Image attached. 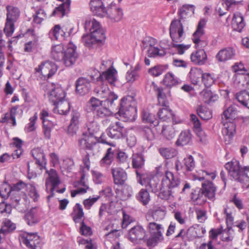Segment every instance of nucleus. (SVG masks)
Returning a JSON list of instances; mask_svg holds the SVG:
<instances>
[{
  "mask_svg": "<svg viewBox=\"0 0 249 249\" xmlns=\"http://www.w3.org/2000/svg\"><path fill=\"white\" fill-rule=\"evenodd\" d=\"M76 46L71 42H70L65 50L61 44L52 46L51 57L56 61H63L66 66L69 67L73 65L77 57Z\"/></svg>",
  "mask_w": 249,
  "mask_h": 249,
  "instance_id": "obj_1",
  "label": "nucleus"
},
{
  "mask_svg": "<svg viewBox=\"0 0 249 249\" xmlns=\"http://www.w3.org/2000/svg\"><path fill=\"white\" fill-rule=\"evenodd\" d=\"M85 29L86 31L90 33V34L84 35L82 37V41L86 47H90L95 43L101 42L106 38L99 22L94 19H87L85 23Z\"/></svg>",
  "mask_w": 249,
  "mask_h": 249,
  "instance_id": "obj_2",
  "label": "nucleus"
},
{
  "mask_svg": "<svg viewBox=\"0 0 249 249\" xmlns=\"http://www.w3.org/2000/svg\"><path fill=\"white\" fill-rule=\"evenodd\" d=\"M180 184L178 177L170 171H166L161 179V189L163 198L168 199L174 193V190L178 189Z\"/></svg>",
  "mask_w": 249,
  "mask_h": 249,
  "instance_id": "obj_3",
  "label": "nucleus"
},
{
  "mask_svg": "<svg viewBox=\"0 0 249 249\" xmlns=\"http://www.w3.org/2000/svg\"><path fill=\"white\" fill-rule=\"evenodd\" d=\"M136 101L131 96L124 97L121 99L119 110V115L125 119V121L135 119L137 115Z\"/></svg>",
  "mask_w": 249,
  "mask_h": 249,
  "instance_id": "obj_4",
  "label": "nucleus"
},
{
  "mask_svg": "<svg viewBox=\"0 0 249 249\" xmlns=\"http://www.w3.org/2000/svg\"><path fill=\"white\" fill-rule=\"evenodd\" d=\"M137 181L142 185L145 186L147 190L151 191L152 192L157 193L160 191V196L163 198V193H162L161 183L159 184V179L157 177L153 176H148L140 174L138 171H136Z\"/></svg>",
  "mask_w": 249,
  "mask_h": 249,
  "instance_id": "obj_5",
  "label": "nucleus"
},
{
  "mask_svg": "<svg viewBox=\"0 0 249 249\" xmlns=\"http://www.w3.org/2000/svg\"><path fill=\"white\" fill-rule=\"evenodd\" d=\"M19 240L21 243L30 249H40L42 240L36 232H23L19 234Z\"/></svg>",
  "mask_w": 249,
  "mask_h": 249,
  "instance_id": "obj_6",
  "label": "nucleus"
},
{
  "mask_svg": "<svg viewBox=\"0 0 249 249\" xmlns=\"http://www.w3.org/2000/svg\"><path fill=\"white\" fill-rule=\"evenodd\" d=\"M99 86L96 87L94 91L97 96L101 98L105 99L104 102L109 107L112 106L113 102L117 100L118 96L110 90L107 85L103 83H98Z\"/></svg>",
  "mask_w": 249,
  "mask_h": 249,
  "instance_id": "obj_7",
  "label": "nucleus"
},
{
  "mask_svg": "<svg viewBox=\"0 0 249 249\" xmlns=\"http://www.w3.org/2000/svg\"><path fill=\"white\" fill-rule=\"evenodd\" d=\"M88 131L90 136H84L83 138L79 140V146L84 149L92 150L96 142H94L93 135L99 130L96 123L93 122L88 125Z\"/></svg>",
  "mask_w": 249,
  "mask_h": 249,
  "instance_id": "obj_8",
  "label": "nucleus"
},
{
  "mask_svg": "<svg viewBox=\"0 0 249 249\" xmlns=\"http://www.w3.org/2000/svg\"><path fill=\"white\" fill-rule=\"evenodd\" d=\"M185 24L178 21L177 19H173L170 24L169 33L172 41L175 43H180L185 38L183 26Z\"/></svg>",
  "mask_w": 249,
  "mask_h": 249,
  "instance_id": "obj_9",
  "label": "nucleus"
},
{
  "mask_svg": "<svg viewBox=\"0 0 249 249\" xmlns=\"http://www.w3.org/2000/svg\"><path fill=\"white\" fill-rule=\"evenodd\" d=\"M205 24V19H201L198 23L196 31L193 35L192 40L196 50L203 49L208 44L207 40L202 38L204 34V28Z\"/></svg>",
  "mask_w": 249,
  "mask_h": 249,
  "instance_id": "obj_10",
  "label": "nucleus"
},
{
  "mask_svg": "<svg viewBox=\"0 0 249 249\" xmlns=\"http://www.w3.org/2000/svg\"><path fill=\"white\" fill-rule=\"evenodd\" d=\"M47 87L46 93L49 101L52 103H56L65 98L66 93L62 87L59 85L49 83Z\"/></svg>",
  "mask_w": 249,
  "mask_h": 249,
  "instance_id": "obj_11",
  "label": "nucleus"
},
{
  "mask_svg": "<svg viewBox=\"0 0 249 249\" xmlns=\"http://www.w3.org/2000/svg\"><path fill=\"white\" fill-rule=\"evenodd\" d=\"M123 9L115 2H112L107 6L105 17L107 18L112 22H119L123 18Z\"/></svg>",
  "mask_w": 249,
  "mask_h": 249,
  "instance_id": "obj_12",
  "label": "nucleus"
},
{
  "mask_svg": "<svg viewBox=\"0 0 249 249\" xmlns=\"http://www.w3.org/2000/svg\"><path fill=\"white\" fill-rule=\"evenodd\" d=\"M117 80V71L114 68H111V69H108L106 71H102L97 78V81L98 83L104 84L108 83L113 87L115 86Z\"/></svg>",
  "mask_w": 249,
  "mask_h": 249,
  "instance_id": "obj_13",
  "label": "nucleus"
},
{
  "mask_svg": "<svg viewBox=\"0 0 249 249\" xmlns=\"http://www.w3.org/2000/svg\"><path fill=\"white\" fill-rule=\"evenodd\" d=\"M46 173L48 174V178L46 179L45 185L46 190H49L51 192L52 194L47 196L48 200L53 196V192L55 188L59 184L60 180L56 171L53 169L50 170H47Z\"/></svg>",
  "mask_w": 249,
  "mask_h": 249,
  "instance_id": "obj_14",
  "label": "nucleus"
},
{
  "mask_svg": "<svg viewBox=\"0 0 249 249\" xmlns=\"http://www.w3.org/2000/svg\"><path fill=\"white\" fill-rule=\"evenodd\" d=\"M124 128L120 122L111 123L106 129L107 136L113 139L118 140L124 137Z\"/></svg>",
  "mask_w": 249,
  "mask_h": 249,
  "instance_id": "obj_15",
  "label": "nucleus"
},
{
  "mask_svg": "<svg viewBox=\"0 0 249 249\" xmlns=\"http://www.w3.org/2000/svg\"><path fill=\"white\" fill-rule=\"evenodd\" d=\"M225 167L228 170L229 175L239 181L243 172V168L241 167L239 161L232 160L231 161L226 163Z\"/></svg>",
  "mask_w": 249,
  "mask_h": 249,
  "instance_id": "obj_16",
  "label": "nucleus"
},
{
  "mask_svg": "<svg viewBox=\"0 0 249 249\" xmlns=\"http://www.w3.org/2000/svg\"><path fill=\"white\" fill-rule=\"evenodd\" d=\"M40 116L42 121L45 137L47 139H49L51 138V131L53 126V123L49 119L50 115L46 110L43 109L41 111Z\"/></svg>",
  "mask_w": 249,
  "mask_h": 249,
  "instance_id": "obj_17",
  "label": "nucleus"
},
{
  "mask_svg": "<svg viewBox=\"0 0 249 249\" xmlns=\"http://www.w3.org/2000/svg\"><path fill=\"white\" fill-rule=\"evenodd\" d=\"M236 51L232 47H228L220 50L215 55V59L218 62L225 63L233 59L235 55Z\"/></svg>",
  "mask_w": 249,
  "mask_h": 249,
  "instance_id": "obj_18",
  "label": "nucleus"
},
{
  "mask_svg": "<svg viewBox=\"0 0 249 249\" xmlns=\"http://www.w3.org/2000/svg\"><path fill=\"white\" fill-rule=\"evenodd\" d=\"M75 91L77 94L81 96L88 94L91 88L90 81L84 77L79 78L75 83Z\"/></svg>",
  "mask_w": 249,
  "mask_h": 249,
  "instance_id": "obj_19",
  "label": "nucleus"
},
{
  "mask_svg": "<svg viewBox=\"0 0 249 249\" xmlns=\"http://www.w3.org/2000/svg\"><path fill=\"white\" fill-rule=\"evenodd\" d=\"M145 236L144 230L140 226L133 227L128 232L129 239L134 244H138L139 241L143 239Z\"/></svg>",
  "mask_w": 249,
  "mask_h": 249,
  "instance_id": "obj_20",
  "label": "nucleus"
},
{
  "mask_svg": "<svg viewBox=\"0 0 249 249\" xmlns=\"http://www.w3.org/2000/svg\"><path fill=\"white\" fill-rule=\"evenodd\" d=\"M89 6L94 15L101 18L105 17L107 7H105L102 0H91Z\"/></svg>",
  "mask_w": 249,
  "mask_h": 249,
  "instance_id": "obj_21",
  "label": "nucleus"
},
{
  "mask_svg": "<svg viewBox=\"0 0 249 249\" xmlns=\"http://www.w3.org/2000/svg\"><path fill=\"white\" fill-rule=\"evenodd\" d=\"M222 131L226 144L230 143L236 133V125L233 122H226Z\"/></svg>",
  "mask_w": 249,
  "mask_h": 249,
  "instance_id": "obj_22",
  "label": "nucleus"
},
{
  "mask_svg": "<svg viewBox=\"0 0 249 249\" xmlns=\"http://www.w3.org/2000/svg\"><path fill=\"white\" fill-rule=\"evenodd\" d=\"M195 9L193 6L184 5L178 11V21L186 24L189 21V18L194 14Z\"/></svg>",
  "mask_w": 249,
  "mask_h": 249,
  "instance_id": "obj_23",
  "label": "nucleus"
},
{
  "mask_svg": "<svg viewBox=\"0 0 249 249\" xmlns=\"http://www.w3.org/2000/svg\"><path fill=\"white\" fill-rule=\"evenodd\" d=\"M74 186L76 189L71 191V196L72 197L78 194H83L87 192L89 187L85 181V175L84 173H82L80 180L74 182Z\"/></svg>",
  "mask_w": 249,
  "mask_h": 249,
  "instance_id": "obj_24",
  "label": "nucleus"
},
{
  "mask_svg": "<svg viewBox=\"0 0 249 249\" xmlns=\"http://www.w3.org/2000/svg\"><path fill=\"white\" fill-rule=\"evenodd\" d=\"M190 58L194 64L203 65L207 61V55L204 49H198L191 53Z\"/></svg>",
  "mask_w": 249,
  "mask_h": 249,
  "instance_id": "obj_25",
  "label": "nucleus"
},
{
  "mask_svg": "<svg viewBox=\"0 0 249 249\" xmlns=\"http://www.w3.org/2000/svg\"><path fill=\"white\" fill-rule=\"evenodd\" d=\"M31 154L40 170L45 168L47 160L43 151L40 148H35L31 151Z\"/></svg>",
  "mask_w": 249,
  "mask_h": 249,
  "instance_id": "obj_26",
  "label": "nucleus"
},
{
  "mask_svg": "<svg viewBox=\"0 0 249 249\" xmlns=\"http://www.w3.org/2000/svg\"><path fill=\"white\" fill-rule=\"evenodd\" d=\"M157 92L159 104L161 106H167L169 105L167 98L170 96V91L168 88L154 87Z\"/></svg>",
  "mask_w": 249,
  "mask_h": 249,
  "instance_id": "obj_27",
  "label": "nucleus"
},
{
  "mask_svg": "<svg viewBox=\"0 0 249 249\" xmlns=\"http://www.w3.org/2000/svg\"><path fill=\"white\" fill-rule=\"evenodd\" d=\"M151 126H148L147 125H140L136 126L135 129L148 142H150V146L152 145L151 142L155 138V133L151 128Z\"/></svg>",
  "mask_w": 249,
  "mask_h": 249,
  "instance_id": "obj_28",
  "label": "nucleus"
},
{
  "mask_svg": "<svg viewBox=\"0 0 249 249\" xmlns=\"http://www.w3.org/2000/svg\"><path fill=\"white\" fill-rule=\"evenodd\" d=\"M147 228L151 236L156 240H160L162 238L164 229L161 225L154 222H150Z\"/></svg>",
  "mask_w": 249,
  "mask_h": 249,
  "instance_id": "obj_29",
  "label": "nucleus"
},
{
  "mask_svg": "<svg viewBox=\"0 0 249 249\" xmlns=\"http://www.w3.org/2000/svg\"><path fill=\"white\" fill-rule=\"evenodd\" d=\"M201 189L209 199L214 200L216 188L211 181L207 180L202 182Z\"/></svg>",
  "mask_w": 249,
  "mask_h": 249,
  "instance_id": "obj_30",
  "label": "nucleus"
},
{
  "mask_svg": "<svg viewBox=\"0 0 249 249\" xmlns=\"http://www.w3.org/2000/svg\"><path fill=\"white\" fill-rule=\"evenodd\" d=\"M111 173L114 182L116 185H123L127 179V174L123 169L120 168H112Z\"/></svg>",
  "mask_w": 249,
  "mask_h": 249,
  "instance_id": "obj_31",
  "label": "nucleus"
},
{
  "mask_svg": "<svg viewBox=\"0 0 249 249\" xmlns=\"http://www.w3.org/2000/svg\"><path fill=\"white\" fill-rule=\"evenodd\" d=\"M54 107L53 108V112L54 113H58L60 115H66L70 109L69 102L64 98L56 103H53Z\"/></svg>",
  "mask_w": 249,
  "mask_h": 249,
  "instance_id": "obj_32",
  "label": "nucleus"
},
{
  "mask_svg": "<svg viewBox=\"0 0 249 249\" xmlns=\"http://www.w3.org/2000/svg\"><path fill=\"white\" fill-rule=\"evenodd\" d=\"M80 117V114L78 111L72 110L71 113L70 124L68 127V133L69 134L73 135L76 133L78 128Z\"/></svg>",
  "mask_w": 249,
  "mask_h": 249,
  "instance_id": "obj_33",
  "label": "nucleus"
},
{
  "mask_svg": "<svg viewBox=\"0 0 249 249\" xmlns=\"http://www.w3.org/2000/svg\"><path fill=\"white\" fill-rule=\"evenodd\" d=\"M231 27L233 30L241 32L246 25L243 16L240 13H234L231 20Z\"/></svg>",
  "mask_w": 249,
  "mask_h": 249,
  "instance_id": "obj_34",
  "label": "nucleus"
},
{
  "mask_svg": "<svg viewBox=\"0 0 249 249\" xmlns=\"http://www.w3.org/2000/svg\"><path fill=\"white\" fill-rule=\"evenodd\" d=\"M201 100L206 104H213L218 99V95L213 92L211 90L203 89L199 93Z\"/></svg>",
  "mask_w": 249,
  "mask_h": 249,
  "instance_id": "obj_35",
  "label": "nucleus"
},
{
  "mask_svg": "<svg viewBox=\"0 0 249 249\" xmlns=\"http://www.w3.org/2000/svg\"><path fill=\"white\" fill-rule=\"evenodd\" d=\"M48 36L52 40H61L65 38L66 33L59 25H56L50 31Z\"/></svg>",
  "mask_w": 249,
  "mask_h": 249,
  "instance_id": "obj_36",
  "label": "nucleus"
},
{
  "mask_svg": "<svg viewBox=\"0 0 249 249\" xmlns=\"http://www.w3.org/2000/svg\"><path fill=\"white\" fill-rule=\"evenodd\" d=\"M116 155V151L110 147L107 150L105 156L100 161L101 166L107 167L111 165Z\"/></svg>",
  "mask_w": 249,
  "mask_h": 249,
  "instance_id": "obj_37",
  "label": "nucleus"
},
{
  "mask_svg": "<svg viewBox=\"0 0 249 249\" xmlns=\"http://www.w3.org/2000/svg\"><path fill=\"white\" fill-rule=\"evenodd\" d=\"M192 138L191 131L189 130L182 131L179 134L176 142L177 146H184L189 143Z\"/></svg>",
  "mask_w": 249,
  "mask_h": 249,
  "instance_id": "obj_38",
  "label": "nucleus"
},
{
  "mask_svg": "<svg viewBox=\"0 0 249 249\" xmlns=\"http://www.w3.org/2000/svg\"><path fill=\"white\" fill-rule=\"evenodd\" d=\"M203 73V71L199 68H192L189 73V77L191 83L197 85L200 78L202 79Z\"/></svg>",
  "mask_w": 249,
  "mask_h": 249,
  "instance_id": "obj_39",
  "label": "nucleus"
},
{
  "mask_svg": "<svg viewBox=\"0 0 249 249\" xmlns=\"http://www.w3.org/2000/svg\"><path fill=\"white\" fill-rule=\"evenodd\" d=\"M7 20L16 22L20 15V11L17 7L8 5L6 7Z\"/></svg>",
  "mask_w": 249,
  "mask_h": 249,
  "instance_id": "obj_40",
  "label": "nucleus"
},
{
  "mask_svg": "<svg viewBox=\"0 0 249 249\" xmlns=\"http://www.w3.org/2000/svg\"><path fill=\"white\" fill-rule=\"evenodd\" d=\"M103 101L92 97L87 104V110L88 112H92L94 114L102 106Z\"/></svg>",
  "mask_w": 249,
  "mask_h": 249,
  "instance_id": "obj_41",
  "label": "nucleus"
},
{
  "mask_svg": "<svg viewBox=\"0 0 249 249\" xmlns=\"http://www.w3.org/2000/svg\"><path fill=\"white\" fill-rule=\"evenodd\" d=\"M142 118L144 123L150 124L151 126L155 127L159 125V121L155 118L153 114L150 113L147 110H142Z\"/></svg>",
  "mask_w": 249,
  "mask_h": 249,
  "instance_id": "obj_42",
  "label": "nucleus"
},
{
  "mask_svg": "<svg viewBox=\"0 0 249 249\" xmlns=\"http://www.w3.org/2000/svg\"><path fill=\"white\" fill-rule=\"evenodd\" d=\"M236 99L243 106L249 108V92L243 90L236 94Z\"/></svg>",
  "mask_w": 249,
  "mask_h": 249,
  "instance_id": "obj_43",
  "label": "nucleus"
},
{
  "mask_svg": "<svg viewBox=\"0 0 249 249\" xmlns=\"http://www.w3.org/2000/svg\"><path fill=\"white\" fill-rule=\"evenodd\" d=\"M138 201L143 205H146L150 200V196L147 189H142L136 196Z\"/></svg>",
  "mask_w": 249,
  "mask_h": 249,
  "instance_id": "obj_44",
  "label": "nucleus"
},
{
  "mask_svg": "<svg viewBox=\"0 0 249 249\" xmlns=\"http://www.w3.org/2000/svg\"><path fill=\"white\" fill-rule=\"evenodd\" d=\"M163 107L160 108L158 112V115L160 119L163 121H168L173 116V112L169 108L168 105L162 106Z\"/></svg>",
  "mask_w": 249,
  "mask_h": 249,
  "instance_id": "obj_45",
  "label": "nucleus"
},
{
  "mask_svg": "<svg viewBox=\"0 0 249 249\" xmlns=\"http://www.w3.org/2000/svg\"><path fill=\"white\" fill-rule=\"evenodd\" d=\"M25 220L29 225H32L38 222L37 210L36 208L31 209L25 214Z\"/></svg>",
  "mask_w": 249,
  "mask_h": 249,
  "instance_id": "obj_46",
  "label": "nucleus"
},
{
  "mask_svg": "<svg viewBox=\"0 0 249 249\" xmlns=\"http://www.w3.org/2000/svg\"><path fill=\"white\" fill-rule=\"evenodd\" d=\"M163 83L166 87H171L179 83L178 78L172 72H168L164 76Z\"/></svg>",
  "mask_w": 249,
  "mask_h": 249,
  "instance_id": "obj_47",
  "label": "nucleus"
},
{
  "mask_svg": "<svg viewBox=\"0 0 249 249\" xmlns=\"http://www.w3.org/2000/svg\"><path fill=\"white\" fill-rule=\"evenodd\" d=\"M160 155L165 159H170L177 155V151L172 147H161L159 149Z\"/></svg>",
  "mask_w": 249,
  "mask_h": 249,
  "instance_id": "obj_48",
  "label": "nucleus"
},
{
  "mask_svg": "<svg viewBox=\"0 0 249 249\" xmlns=\"http://www.w3.org/2000/svg\"><path fill=\"white\" fill-rule=\"evenodd\" d=\"M26 191L28 196L35 201H37L40 197L39 194L34 183L27 184Z\"/></svg>",
  "mask_w": 249,
  "mask_h": 249,
  "instance_id": "obj_49",
  "label": "nucleus"
},
{
  "mask_svg": "<svg viewBox=\"0 0 249 249\" xmlns=\"http://www.w3.org/2000/svg\"><path fill=\"white\" fill-rule=\"evenodd\" d=\"M16 229L15 224L9 219H5L3 222L2 226L0 229V238H1V234L3 235L6 233L14 231Z\"/></svg>",
  "mask_w": 249,
  "mask_h": 249,
  "instance_id": "obj_50",
  "label": "nucleus"
},
{
  "mask_svg": "<svg viewBox=\"0 0 249 249\" xmlns=\"http://www.w3.org/2000/svg\"><path fill=\"white\" fill-rule=\"evenodd\" d=\"M226 4V7L223 5L221 6H217L215 9L216 12L218 14L219 17H222L228 11L231 5L235 3V0H223Z\"/></svg>",
  "mask_w": 249,
  "mask_h": 249,
  "instance_id": "obj_51",
  "label": "nucleus"
},
{
  "mask_svg": "<svg viewBox=\"0 0 249 249\" xmlns=\"http://www.w3.org/2000/svg\"><path fill=\"white\" fill-rule=\"evenodd\" d=\"M165 53V51L163 48H159L152 46L149 47L147 51L148 56L151 57L163 56Z\"/></svg>",
  "mask_w": 249,
  "mask_h": 249,
  "instance_id": "obj_52",
  "label": "nucleus"
},
{
  "mask_svg": "<svg viewBox=\"0 0 249 249\" xmlns=\"http://www.w3.org/2000/svg\"><path fill=\"white\" fill-rule=\"evenodd\" d=\"M208 197L200 189L196 194H192V199L197 205H201L204 204Z\"/></svg>",
  "mask_w": 249,
  "mask_h": 249,
  "instance_id": "obj_53",
  "label": "nucleus"
},
{
  "mask_svg": "<svg viewBox=\"0 0 249 249\" xmlns=\"http://www.w3.org/2000/svg\"><path fill=\"white\" fill-rule=\"evenodd\" d=\"M239 182L242 184L243 187L249 188V166H245L243 168V172Z\"/></svg>",
  "mask_w": 249,
  "mask_h": 249,
  "instance_id": "obj_54",
  "label": "nucleus"
},
{
  "mask_svg": "<svg viewBox=\"0 0 249 249\" xmlns=\"http://www.w3.org/2000/svg\"><path fill=\"white\" fill-rule=\"evenodd\" d=\"M73 218L75 222H78L84 215L82 206L79 203H76L73 209Z\"/></svg>",
  "mask_w": 249,
  "mask_h": 249,
  "instance_id": "obj_55",
  "label": "nucleus"
},
{
  "mask_svg": "<svg viewBox=\"0 0 249 249\" xmlns=\"http://www.w3.org/2000/svg\"><path fill=\"white\" fill-rule=\"evenodd\" d=\"M46 18L44 10L41 8H36L35 13L33 15V21L36 24H40Z\"/></svg>",
  "mask_w": 249,
  "mask_h": 249,
  "instance_id": "obj_56",
  "label": "nucleus"
},
{
  "mask_svg": "<svg viewBox=\"0 0 249 249\" xmlns=\"http://www.w3.org/2000/svg\"><path fill=\"white\" fill-rule=\"evenodd\" d=\"M201 177H197L196 178V179H198L200 181L203 180L204 181H210V180H213L216 176V174L215 171H201Z\"/></svg>",
  "mask_w": 249,
  "mask_h": 249,
  "instance_id": "obj_57",
  "label": "nucleus"
},
{
  "mask_svg": "<svg viewBox=\"0 0 249 249\" xmlns=\"http://www.w3.org/2000/svg\"><path fill=\"white\" fill-rule=\"evenodd\" d=\"M197 112L199 116L204 120H209L212 117L211 111L206 107H199L197 109Z\"/></svg>",
  "mask_w": 249,
  "mask_h": 249,
  "instance_id": "obj_58",
  "label": "nucleus"
},
{
  "mask_svg": "<svg viewBox=\"0 0 249 249\" xmlns=\"http://www.w3.org/2000/svg\"><path fill=\"white\" fill-rule=\"evenodd\" d=\"M12 191L11 186L7 183L4 182L0 186V196L3 198H8Z\"/></svg>",
  "mask_w": 249,
  "mask_h": 249,
  "instance_id": "obj_59",
  "label": "nucleus"
},
{
  "mask_svg": "<svg viewBox=\"0 0 249 249\" xmlns=\"http://www.w3.org/2000/svg\"><path fill=\"white\" fill-rule=\"evenodd\" d=\"M153 219L156 221H160L164 219L166 215V211L164 209L160 207L154 210L151 213Z\"/></svg>",
  "mask_w": 249,
  "mask_h": 249,
  "instance_id": "obj_60",
  "label": "nucleus"
},
{
  "mask_svg": "<svg viewBox=\"0 0 249 249\" xmlns=\"http://www.w3.org/2000/svg\"><path fill=\"white\" fill-rule=\"evenodd\" d=\"M237 113V107L234 105L230 106L226 110L223 112L222 117L226 119L234 118Z\"/></svg>",
  "mask_w": 249,
  "mask_h": 249,
  "instance_id": "obj_61",
  "label": "nucleus"
},
{
  "mask_svg": "<svg viewBox=\"0 0 249 249\" xmlns=\"http://www.w3.org/2000/svg\"><path fill=\"white\" fill-rule=\"evenodd\" d=\"M202 81L205 87H211L215 82V79L213 75L209 73H203Z\"/></svg>",
  "mask_w": 249,
  "mask_h": 249,
  "instance_id": "obj_62",
  "label": "nucleus"
},
{
  "mask_svg": "<svg viewBox=\"0 0 249 249\" xmlns=\"http://www.w3.org/2000/svg\"><path fill=\"white\" fill-rule=\"evenodd\" d=\"M144 159L143 156L139 154H135L132 156V164L135 168L142 167L144 164Z\"/></svg>",
  "mask_w": 249,
  "mask_h": 249,
  "instance_id": "obj_63",
  "label": "nucleus"
},
{
  "mask_svg": "<svg viewBox=\"0 0 249 249\" xmlns=\"http://www.w3.org/2000/svg\"><path fill=\"white\" fill-rule=\"evenodd\" d=\"M100 198V196H94L92 197L89 196L88 198L84 199L83 201L84 208L87 210H90L94 204H95Z\"/></svg>",
  "mask_w": 249,
  "mask_h": 249,
  "instance_id": "obj_64",
  "label": "nucleus"
}]
</instances>
